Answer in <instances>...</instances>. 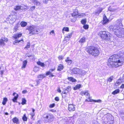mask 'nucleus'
<instances>
[{"instance_id": "52", "label": "nucleus", "mask_w": 124, "mask_h": 124, "mask_svg": "<svg viewBox=\"0 0 124 124\" xmlns=\"http://www.w3.org/2000/svg\"><path fill=\"white\" fill-rule=\"evenodd\" d=\"M55 100L57 101H59V97H56L55 98Z\"/></svg>"}, {"instance_id": "32", "label": "nucleus", "mask_w": 124, "mask_h": 124, "mask_svg": "<svg viewBox=\"0 0 124 124\" xmlns=\"http://www.w3.org/2000/svg\"><path fill=\"white\" fill-rule=\"evenodd\" d=\"M85 37H83L80 40L79 42L82 43L85 42Z\"/></svg>"}, {"instance_id": "48", "label": "nucleus", "mask_w": 124, "mask_h": 124, "mask_svg": "<svg viewBox=\"0 0 124 124\" xmlns=\"http://www.w3.org/2000/svg\"><path fill=\"white\" fill-rule=\"evenodd\" d=\"M51 73L49 71H48L46 72V74H45L46 76H47L49 75H50Z\"/></svg>"}, {"instance_id": "63", "label": "nucleus", "mask_w": 124, "mask_h": 124, "mask_svg": "<svg viewBox=\"0 0 124 124\" xmlns=\"http://www.w3.org/2000/svg\"><path fill=\"white\" fill-rule=\"evenodd\" d=\"M73 33L72 32H71L68 35L70 36L71 35V37L72 36V35Z\"/></svg>"}, {"instance_id": "5", "label": "nucleus", "mask_w": 124, "mask_h": 124, "mask_svg": "<svg viewBox=\"0 0 124 124\" xmlns=\"http://www.w3.org/2000/svg\"><path fill=\"white\" fill-rule=\"evenodd\" d=\"M26 29L28 30L29 31L28 34L29 36L38 34L39 32L36 26L34 25L30 26Z\"/></svg>"}, {"instance_id": "46", "label": "nucleus", "mask_w": 124, "mask_h": 124, "mask_svg": "<svg viewBox=\"0 0 124 124\" xmlns=\"http://www.w3.org/2000/svg\"><path fill=\"white\" fill-rule=\"evenodd\" d=\"M94 102H101V101L100 100H92Z\"/></svg>"}, {"instance_id": "55", "label": "nucleus", "mask_w": 124, "mask_h": 124, "mask_svg": "<svg viewBox=\"0 0 124 124\" xmlns=\"http://www.w3.org/2000/svg\"><path fill=\"white\" fill-rule=\"evenodd\" d=\"M85 101H91V102L92 101H91V99H90V97H89V99H88H88H86L85 100Z\"/></svg>"}, {"instance_id": "33", "label": "nucleus", "mask_w": 124, "mask_h": 124, "mask_svg": "<svg viewBox=\"0 0 124 124\" xmlns=\"http://www.w3.org/2000/svg\"><path fill=\"white\" fill-rule=\"evenodd\" d=\"M26 101L25 98H22V105H24L26 104Z\"/></svg>"}, {"instance_id": "40", "label": "nucleus", "mask_w": 124, "mask_h": 124, "mask_svg": "<svg viewBox=\"0 0 124 124\" xmlns=\"http://www.w3.org/2000/svg\"><path fill=\"white\" fill-rule=\"evenodd\" d=\"M85 15V14L84 13H81V14H79L78 15V17L79 18L82 17Z\"/></svg>"}, {"instance_id": "29", "label": "nucleus", "mask_w": 124, "mask_h": 124, "mask_svg": "<svg viewBox=\"0 0 124 124\" xmlns=\"http://www.w3.org/2000/svg\"><path fill=\"white\" fill-rule=\"evenodd\" d=\"M120 90L118 89H117L113 91L112 93V94L113 95H115L119 93Z\"/></svg>"}, {"instance_id": "41", "label": "nucleus", "mask_w": 124, "mask_h": 124, "mask_svg": "<svg viewBox=\"0 0 124 124\" xmlns=\"http://www.w3.org/2000/svg\"><path fill=\"white\" fill-rule=\"evenodd\" d=\"M81 23L83 24H85L86 23V19H84L82 20L81 21Z\"/></svg>"}, {"instance_id": "22", "label": "nucleus", "mask_w": 124, "mask_h": 124, "mask_svg": "<svg viewBox=\"0 0 124 124\" xmlns=\"http://www.w3.org/2000/svg\"><path fill=\"white\" fill-rule=\"evenodd\" d=\"M81 85L80 84H78L74 87V90H76L78 89L81 87Z\"/></svg>"}, {"instance_id": "34", "label": "nucleus", "mask_w": 124, "mask_h": 124, "mask_svg": "<svg viewBox=\"0 0 124 124\" xmlns=\"http://www.w3.org/2000/svg\"><path fill=\"white\" fill-rule=\"evenodd\" d=\"M25 114H24L23 115V117L22 119L23 121H26L27 120V118Z\"/></svg>"}, {"instance_id": "31", "label": "nucleus", "mask_w": 124, "mask_h": 124, "mask_svg": "<svg viewBox=\"0 0 124 124\" xmlns=\"http://www.w3.org/2000/svg\"><path fill=\"white\" fill-rule=\"evenodd\" d=\"M81 93L82 94H84V95H86L87 96H89V94L88 93V91H86L85 92H82Z\"/></svg>"}, {"instance_id": "4", "label": "nucleus", "mask_w": 124, "mask_h": 124, "mask_svg": "<svg viewBox=\"0 0 124 124\" xmlns=\"http://www.w3.org/2000/svg\"><path fill=\"white\" fill-rule=\"evenodd\" d=\"M99 34L101 38L105 40L108 41L110 39L111 35L109 33L106 31H101Z\"/></svg>"}, {"instance_id": "62", "label": "nucleus", "mask_w": 124, "mask_h": 124, "mask_svg": "<svg viewBox=\"0 0 124 124\" xmlns=\"http://www.w3.org/2000/svg\"><path fill=\"white\" fill-rule=\"evenodd\" d=\"M54 31H53V30L52 31H50V34H51V33L54 34Z\"/></svg>"}, {"instance_id": "24", "label": "nucleus", "mask_w": 124, "mask_h": 124, "mask_svg": "<svg viewBox=\"0 0 124 124\" xmlns=\"http://www.w3.org/2000/svg\"><path fill=\"white\" fill-rule=\"evenodd\" d=\"M86 72L85 71L80 70L79 74L82 75H84L86 74Z\"/></svg>"}, {"instance_id": "13", "label": "nucleus", "mask_w": 124, "mask_h": 124, "mask_svg": "<svg viewBox=\"0 0 124 124\" xmlns=\"http://www.w3.org/2000/svg\"><path fill=\"white\" fill-rule=\"evenodd\" d=\"M8 41L7 38H3L0 39V46L4 45H5V42H7Z\"/></svg>"}, {"instance_id": "10", "label": "nucleus", "mask_w": 124, "mask_h": 124, "mask_svg": "<svg viewBox=\"0 0 124 124\" xmlns=\"http://www.w3.org/2000/svg\"><path fill=\"white\" fill-rule=\"evenodd\" d=\"M79 14L78 10L77 9H75L72 14V17L75 18H77V17H78V15Z\"/></svg>"}, {"instance_id": "45", "label": "nucleus", "mask_w": 124, "mask_h": 124, "mask_svg": "<svg viewBox=\"0 0 124 124\" xmlns=\"http://www.w3.org/2000/svg\"><path fill=\"white\" fill-rule=\"evenodd\" d=\"M93 124H99V123L97 121L94 120L93 121Z\"/></svg>"}, {"instance_id": "38", "label": "nucleus", "mask_w": 124, "mask_h": 124, "mask_svg": "<svg viewBox=\"0 0 124 124\" xmlns=\"http://www.w3.org/2000/svg\"><path fill=\"white\" fill-rule=\"evenodd\" d=\"M21 41H23V40H16L15 41H14L13 42V44L14 45H16V44L17 43H18L20 42Z\"/></svg>"}, {"instance_id": "21", "label": "nucleus", "mask_w": 124, "mask_h": 124, "mask_svg": "<svg viewBox=\"0 0 124 124\" xmlns=\"http://www.w3.org/2000/svg\"><path fill=\"white\" fill-rule=\"evenodd\" d=\"M63 68V66L61 64H60L59 65L58 67L57 70L58 71H60L62 70Z\"/></svg>"}, {"instance_id": "47", "label": "nucleus", "mask_w": 124, "mask_h": 124, "mask_svg": "<svg viewBox=\"0 0 124 124\" xmlns=\"http://www.w3.org/2000/svg\"><path fill=\"white\" fill-rule=\"evenodd\" d=\"M83 28L85 29H87L88 28V26L87 25H85L84 26Z\"/></svg>"}, {"instance_id": "15", "label": "nucleus", "mask_w": 124, "mask_h": 124, "mask_svg": "<svg viewBox=\"0 0 124 124\" xmlns=\"http://www.w3.org/2000/svg\"><path fill=\"white\" fill-rule=\"evenodd\" d=\"M13 96H15L14 98L13 99V101L14 102H16L17 100L18 97V95L16 93H14L13 94Z\"/></svg>"}, {"instance_id": "17", "label": "nucleus", "mask_w": 124, "mask_h": 124, "mask_svg": "<svg viewBox=\"0 0 124 124\" xmlns=\"http://www.w3.org/2000/svg\"><path fill=\"white\" fill-rule=\"evenodd\" d=\"M46 77V75L45 74H40L38 75L37 77L38 78H42V79H43Z\"/></svg>"}, {"instance_id": "36", "label": "nucleus", "mask_w": 124, "mask_h": 124, "mask_svg": "<svg viewBox=\"0 0 124 124\" xmlns=\"http://www.w3.org/2000/svg\"><path fill=\"white\" fill-rule=\"evenodd\" d=\"M66 62L68 63L69 65H70L72 62V61L71 60H65Z\"/></svg>"}, {"instance_id": "30", "label": "nucleus", "mask_w": 124, "mask_h": 124, "mask_svg": "<svg viewBox=\"0 0 124 124\" xmlns=\"http://www.w3.org/2000/svg\"><path fill=\"white\" fill-rule=\"evenodd\" d=\"M102 9L101 8H99L98 10V11L95 12L96 14H100L102 11Z\"/></svg>"}, {"instance_id": "57", "label": "nucleus", "mask_w": 124, "mask_h": 124, "mask_svg": "<svg viewBox=\"0 0 124 124\" xmlns=\"http://www.w3.org/2000/svg\"><path fill=\"white\" fill-rule=\"evenodd\" d=\"M30 115L31 116V117L32 118L34 115V113L33 112L32 113H30Z\"/></svg>"}, {"instance_id": "35", "label": "nucleus", "mask_w": 124, "mask_h": 124, "mask_svg": "<svg viewBox=\"0 0 124 124\" xmlns=\"http://www.w3.org/2000/svg\"><path fill=\"white\" fill-rule=\"evenodd\" d=\"M39 68L35 67L33 69V71L35 72H36L39 71Z\"/></svg>"}, {"instance_id": "64", "label": "nucleus", "mask_w": 124, "mask_h": 124, "mask_svg": "<svg viewBox=\"0 0 124 124\" xmlns=\"http://www.w3.org/2000/svg\"><path fill=\"white\" fill-rule=\"evenodd\" d=\"M54 75L53 74H52V73L49 76V77H53L54 76Z\"/></svg>"}, {"instance_id": "23", "label": "nucleus", "mask_w": 124, "mask_h": 124, "mask_svg": "<svg viewBox=\"0 0 124 124\" xmlns=\"http://www.w3.org/2000/svg\"><path fill=\"white\" fill-rule=\"evenodd\" d=\"M27 61L26 60H25L23 62V64L22 66V68L24 69L25 68L27 64Z\"/></svg>"}, {"instance_id": "53", "label": "nucleus", "mask_w": 124, "mask_h": 124, "mask_svg": "<svg viewBox=\"0 0 124 124\" xmlns=\"http://www.w3.org/2000/svg\"><path fill=\"white\" fill-rule=\"evenodd\" d=\"M27 90H23L22 92V93L23 94H25L27 93Z\"/></svg>"}, {"instance_id": "18", "label": "nucleus", "mask_w": 124, "mask_h": 124, "mask_svg": "<svg viewBox=\"0 0 124 124\" xmlns=\"http://www.w3.org/2000/svg\"><path fill=\"white\" fill-rule=\"evenodd\" d=\"M22 35V34L21 33L16 34L14 35L13 37L16 39H18L19 37H21Z\"/></svg>"}, {"instance_id": "61", "label": "nucleus", "mask_w": 124, "mask_h": 124, "mask_svg": "<svg viewBox=\"0 0 124 124\" xmlns=\"http://www.w3.org/2000/svg\"><path fill=\"white\" fill-rule=\"evenodd\" d=\"M41 66L44 67V64L43 63H42L40 65Z\"/></svg>"}, {"instance_id": "2", "label": "nucleus", "mask_w": 124, "mask_h": 124, "mask_svg": "<svg viewBox=\"0 0 124 124\" xmlns=\"http://www.w3.org/2000/svg\"><path fill=\"white\" fill-rule=\"evenodd\" d=\"M102 119L103 124H113L114 123V117L110 114L105 115Z\"/></svg>"}, {"instance_id": "25", "label": "nucleus", "mask_w": 124, "mask_h": 124, "mask_svg": "<svg viewBox=\"0 0 124 124\" xmlns=\"http://www.w3.org/2000/svg\"><path fill=\"white\" fill-rule=\"evenodd\" d=\"M27 24V23L24 21H22L20 23L21 26L23 27L25 26Z\"/></svg>"}, {"instance_id": "44", "label": "nucleus", "mask_w": 124, "mask_h": 124, "mask_svg": "<svg viewBox=\"0 0 124 124\" xmlns=\"http://www.w3.org/2000/svg\"><path fill=\"white\" fill-rule=\"evenodd\" d=\"M41 80L40 79H39L36 80V82H37V84L35 85L37 86L38 85H39L40 84V83L39 81Z\"/></svg>"}, {"instance_id": "9", "label": "nucleus", "mask_w": 124, "mask_h": 124, "mask_svg": "<svg viewBox=\"0 0 124 124\" xmlns=\"http://www.w3.org/2000/svg\"><path fill=\"white\" fill-rule=\"evenodd\" d=\"M71 90V87L70 86H68L66 89H64V90L62 91V94H67Z\"/></svg>"}, {"instance_id": "58", "label": "nucleus", "mask_w": 124, "mask_h": 124, "mask_svg": "<svg viewBox=\"0 0 124 124\" xmlns=\"http://www.w3.org/2000/svg\"><path fill=\"white\" fill-rule=\"evenodd\" d=\"M65 40L67 41H68L69 40V39L68 38H67V37H65Z\"/></svg>"}, {"instance_id": "28", "label": "nucleus", "mask_w": 124, "mask_h": 124, "mask_svg": "<svg viewBox=\"0 0 124 124\" xmlns=\"http://www.w3.org/2000/svg\"><path fill=\"white\" fill-rule=\"evenodd\" d=\"M116 22L117 24H119L120 26H121L122 25V20L121 19H118L116 21Z\"/></svg>"}, {"instance_id": "19", "label": "nucleus", "mask_w": 124, "mask_h": 124, "mask_svg": "<svg viewBox=\"0 0 124 124\" xmlns=\"http://www.w3.org/2000/svg\"><path fill=\"white\" fill-rule=\"evenodd\" d=\"M23 7L21 6H17L14 8V9L16 11L20 9H23Z\"/></svg>"}, {"instance_id": "12", "label": "nucleus", "mask_w": 124, "mask_h": 124, "mask_svg": "<svg viewBox=\"0 0 124 124\" xmlns=\"http://www.w3.org/2000/svg\"><path fill=\"white\" fill-rule=\"evenodd\" d=\"M68 109L69 110L72 112L75 110V107L73 104H70L69 105Z\"/></svg>"}, {"instance_id": "37", "label": "nucleus", "mask_w": 124, "mask_h": 124, "mask_svg": "<svg viewBox=\"0 0 124 124\" xmlns=\"http://www.w3.org/2000/svg\"><path fill=\"white\" fill-rule=\"evenodd\" d=\"M7 101V98H4L3 99V101L2 102V104L4 105L6 104V103Z\"/></svg>"}, {"instance_id": "26", "label": "nucleus", "mask_w": 124, "mask_h": 124, "mask_svg": "<svg viewBox=\"0 0 124 124\" xmlns=\"http://www.w3.org/2000/svg\"><path fill=\"white\" fill-rule=\"evenodd\" d=\"M113 77L112 76H110L109 78H108L107 80V82L110 83L113 80Z\"/></svg>"}, {"instance_id": "3", "label": "nucleus", "mask_w": 124, "mask_h": 124, "mask_svg": "<svg viewBox=\"0 0 124 124\" xmlns=\"http://www.w3.org/2000/svg\"><path fill=\"white\" fill-rule=\"evenodd\" d=\"M86 51L89 54L94 56H97L99 54V51L97 48L90 46L87 48Z\"/></svg>"}, {"instance_id": "54", "label": "nucleus", "mask_w": 124, "mask_h": 124, "mask_svg": "<svg viewBox=\"0 0 124 124\" xmlns=\"http://www.w3.org/2000/svg\"><path fill=\"white\" fill-rule=\"evenodd\" d=\"M17 28H18V27H17V26H15V27L14 28V31H17Z\"/></svg>"}, {"instance_id": "59", "label": "nucleus", "mask_w": 124, "mask_h": 124, "mask_svg": "<svg viewBox=\"0 0 124 124\" xmlns=\"http://www.w3.org/2000/svg\"><path fill=\"white\" fill-rule=\"evenodd\" d=\"M42 62H41L40 61H39L37 62V63L38 64L40 65L42 63Z\"/></svg>"}, {"instance_id": "27", "label": "nucleus", "mask_w": 124, "mask_h": 124, "mask_svg": "<svg viewBox=\"0 0 124 124\" xmlns=\"http://www.w3.org/2000/svg\"><path fill=\"white\" fill-rule=\"evenodd\" d=\"M68 79L69 80L72 82H74L76 81V79L72 77H69L68 78Z\"/></svg>"}, {"instance_id": "51", "label": "nucleus", "mask_w": 124, "mask_h": 124, "mask_svg": "<svg viewBox=\"0 0 124 124\" xmlns=\"http://www.w3.org/2000/svg\"><path fill=\"white\" fill-rule=\"evenodd\" d=\"M68 122V124H73L74 123L73 122H71V120H69Z\"/></svg>"}, {"instance_id": "42", "label": "nucleus", "mask_w": 124, "mask_h": 124, "mask_svg": "<svg viewBox=\"0 0 124 124\" xmlns=\"http://www.w3.org/2000/svg\"><path fill=\"white\" fill-rule=\"evenodd\" d=\"M35 8V6H33L30 8V10L31 11H33Z\"/></svg>"}, {"instance_id": "49", "label": "nucleus", "mask_w": 124, "mask_h": 124, "mask_svg": "<svg viewBox=\"0 0 124 124\" xmlns=\"http://www.w3.org/2000/svg\"><path fill=\"white\" fill-rule=\"evenodd\" d=\"M63 58V56L62 55H60L58 57V58L59 60L62 59Z\"/></svg>"}, {"instance_id": "43", "label": "nucleus", "mask_w": 124, "mask_h": 124, "mask_svg": "<svg viewBox=\"0 0 124 124\" xmlns=\"http://www.w3.org/2000/svg\"><path fill=\"white\" fill-rule=\"evenodd\" d=\"M69 28L67 27H64L62 29V31H69Z\"/></svg>"}, {"instance_id": "14", "label": "nucleus", "mask_w": 124, "mask_h": 124, "mask_svg": "<svg viewBox=\"0 0 124 124\" xmlns=\"http://www.w3.org/2000/svg\"><path fill=\"white\" fill-rule=\"evenodd\" d=\"M102 22L103 25L106 23L108 22V20L107 19L105 15H103V20Z\"/></svg>"}, {"instance_id": "8", "label": "nucleus", "mask_w": 124, "mask_h": 124, "mask_svg": "<svg viewBox=\"0 0 124 124\" xmlns=\"http://www.w3.org/2000/svg\"><path fill=\"white\" fill-rule=\"evenodd\" d=\"M118 62V61L112 62L110 63H108V64L109 66H110V67L111 66V67L112 68L117 67L121 65L122 64L120 60V62Z\"/></svg>"}, {"instance_id": "60", "label": "nucleus", "mask_w": 124, "mask_h": 124, "mask_svg": "<svg viewBox=\"0 0 124 124\" xmlns=\"http://www.w3.org/2000/svg\"><path fill=\"white\" fill-rule=\"evenodd\" d=\"M120 87L121 88H123L124 87V84H122L121 85Z\"/></svg>"}, {"instance_id": "50", "label": "nucleus", "mask_w": 124, "mask_h": 124, "mask_svg": "<svg viewBox=\"0 0 124 124\" xmlns=\"http://www.w3.org/2000/svg\"><path fill=\"white\" fill-rule=\"evenodd\" d=\"M55 104H51L49 106V107L50 108H52L54 107Z\"/></svg>"}, {"instance_id": "39", "label": "nucleus", "mask_w": 124, "mask_h": 124, "mask_svg": "<svg viewBox=\"0 0 124 124\" xmlns=\"http://www.w3.org/2000/svg\"><path fill=\"white\" fill-rule=\"evenodd\" d=\"M30 42H28L27 43V44L26 45V47H25L24 48V49H25L26 48L27 49L28 48H29L30 47Z\"/></svg>"}, {"instance_id": "56", "label": "nucleus", "mask_w": 124, "mask_h": 124, "mask_svg": "<svg viewBox=\"0 0 124 124\" xmlns=\"http://www.w3.org/2000/svg\"><path fill=\"white\" fill-rule=\"evenodd\" d=\"M48 0H43V2L44 3L46 4L48 2Z\"/></svg>"}, {"instance_id": "6", "label": "nucleus", "mask_w": 124, "mask_h": 124, "mask_svg": "<svg viewBox=\"0 0 124 124\" xmlns=\"http://www.w3.org/2000/svg\"><path fill=\"white\" fill-rule=\"evenodd\" d=\"M43 119L45 122L50 123L54 120V117L51 114H46L43 116Z\"/></svg>"}, {"instance_id": "1", "label": "nucleus", "mask_w": 124, "mask_h": 124, "mask_svg": "<svg viewBox=\"0 0 124 124\" xmlns=\"http://www.w3.org/2000/svg\"><path fill=\"white\" fill-rule=\"evenodd\" d=\"M109 29L110 31H113L114 33L119 38H121L124 35V30L120 26L116 25H110Z\"/></svg>"}, {"instance_id": "16", "label": "nucleus", "mask_w": 124, "mask_h": 124, "mask_svg": "<svg viewBox=\"0 0 124 124\" xmlns=\"http://www.w3.org/2000/svg\"><path fill=\"white\" fill-rule=\"evenodd\" d=\"M80 71V69L78 68H75L73 69V72L75 74H79Z\"/></svg>"}, {"instance_id": "20", "label": "nucleus", "mask_w": 124, "mask_h": 124, "mask_svg": "<svg viewBox=\"0 0 124 124\" xmlns=\"http://www.w3.org/2000/svg\"><path fill=\"white\" fill-rule=\"evenodd\" d=\"M12 120L14 123H16L17 124H19V120L17 117H14L13 119Z\"/></svg>"}, {"instance_id": "11", "label": "nucleus", "mask_w": 124, "mask_h": 124, "mask_svg": "<svg viewBox=\"0 0 124 124\" xmlns=\"http://www.w3.org/2000/svg\"><path fill=\"white\" fill-rule=\"evenodd\" d=\"M79 14L78 10L77 9H75L72 14V17L75 18H77V17H78V15Z\"/></svg>"}, {"instance_id": "7", "label": "nucleus", "mask_w": 124, "mask_h": 124, "mask_svg": "<svg viewBox=\"0 0 124 124\" xmlns=\"http://www.w3.org/2000/svg\"><path fill=\"white\" fill-rule=\"evenodd\" d=\"M119 56L117 55H113L110 57L108 60V63H110L112 62H116L118 61L120 62V60L119 59Z\"/></svg>"}]
</instances>
